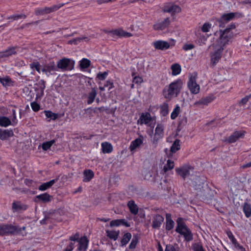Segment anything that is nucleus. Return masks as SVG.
<instances>
[{
    "instance_id": "obj_59",
    "label": "nucleus",
    "mask_w": 251,
    "mask_h": 251,
    "mask_svg": "<svg viewBox=\"0 0 251 251\" xmlns=\"http://www.w3.org/2000/svg\"><path fill=\"white\" fill-rule=\"evenodd\" d=\"M26 17V16L24 14H15V21H17L21 19H25Z\"/></svg>"
},
{
    "instance_id": "obj_1",
    "label": "nucleus",
    "mask_w": 251,
    "mask_h": 251,
    "mask_svg": "<svg viewBox=\"0 0 251 251\" xmlns=\"http://www.w3.org/2000/svg\"><path fill=\"white\" fill-rule=\"evenodd\" d=\"M182 86V81L180 79H177L171 83L168 86L164 88L163 95L165 98L171 100L178 95Z\"/></svg>"
},
{
    "instance_id": "obj_5",
    "label": "nucleus",
    "mask_w": 251,
    "mask_h": 251,
    "mask_svg": "<svg viewBox=\"0 0 251 251\" xmlns=\"http://www.w3.org/2000/svg\"><path fill=\"white\" fill-rule=\"evenodd\" d=\"M68 2L66 3H62L58 4H55L50 7H45L44 8H36L35 9V14L36 15H44L45 14H48L52 12L56 11L59 9L63 7L66 4H68Z\"/></svg>"
},
{
    "instance_id": "obj_60",
    "label": "nucleus",
    "mask_w": 251,
    "mask_h": 251,
    "mask_svg": "<svg viewBox=\"0 0 251 251\" xmlns=\"http://www.w3.org/2000/svg\"><path fill=\"white\" fill-rule=\"evenodd\" d=\"M234 247L239 250L240 251H246L245 249L241 245H240L237 241L234 244Z\"/></svg>"
},
{
    "instance_id": "obj_16",
    "label": "nucleus",
    "mask_w": 251,
    "mask_h": 251,
    "mask_svg": "<svg viewBox=\"0 0 251 251\" xmlns=\"http://www.w3.org/2000/svg\"><path fill=\"white\" fill-rule=\"evenodd\" d=\"M38 85V88H36V99H40L44 95V91L46 87L45 82L43 80L39 81Z\"/></svg>"
},
{
    "instance_id": "obj_10",
    "label": "nucleus",
    "mask_w": 251,
    "mask_h": 251,
    "mask_svg": "<svg viewBox=\"0 0 251 251\" xmlns=\"http://www.w3.org/2000/svg\"><path fill=\"white\" fill-rule=\"evenodd\" d=\"M163 11L165 13H171L173 15L179 13L181 11V8L176 4L168 3L164 5Z\"/></svg>"
},
{
    "instance_id": "obj_39",
    "label": "nucleus",
    "mask_w": 251,
    "mask_h": 251,
    "mask_svg": "<svg viewBox=\"0 0 251 251\" xmlns=\"http://www.w3.org/2000/svg\"><path fill=\"white\" fill-rule=\"evenodd\" d=\"M180 148V141L178 140H176L173 143L171 148L170 151L172 153H175L178 150H179Z\"/></svg>"
},
{
    "instance_id": "obj_24",
    "label": "nucleus",
    "mask_w": 251,
    "mask_h": 251,
    "mask_svg": "<svg viewBox=\"0 0 251 251\" xmlns=\"http://www.w3.org/2000/svg\"><path fill=\"white\" fill-rule=\"evenodd\" d=\"M15 126L13 125L12 120H10L9 118L5 116H0V126L1 127H7L9 126Z\"/></svg>"
},
{
    "instance_id": "obj_6",
    "label": "nucleus",
    "mask_w": 251,
    "mask_h": 251,
    "mask_svg": "<svg viewBox=\"0 0 251 251\" xmlns=\"http://www.w3.org/2000/svg\"><path fill=\"white\" fill-rule=\"evenodd\" d=\"M234 36L233 33H228L226 31L224 30H220V36L217 40L219 45L221 48H224L227 44H228L229 40L232 39Z\"/></svg>"
},
{
    "instance_id": "obj_27",
    "label": "nucleus",
    "mask_w": 251,
    "mask_h": 251,
    "mask_svg": "<svg viewBox=\"0 0 251 251\" xmlns=\"http://www.w3.org/2000/svg\"><path fill=\"white\" fill-rule=\"evenodd\" d=\"M166 229L170 230L173 229L174 227L175 223L171 218V215L170 214H166Z\"/></svg>"
},
{
    "instance_id": "obj_49",
    "label": "nucleus",
    "mask_w": 251,
    "mask_h": 251,
    "mask_svg": "<svg viewBox=\"0 0 251 251\" xmlns=\"http://www.w3.org/2000/svg\"><path fill=\"white\" fill-rule=\"evenodd\" d=\"M161 111L163 115H166L168 113V105L166 103L163 104L160 107Z\"/></svg>"
},
{
    "instance_id": "obj_43",
    "label": "nucleus",
    "mask_w": 251,
    "mask_h": 251,
    "mask_svg": "<svg viewBox=\"0 0 251 251\" xmlns=\"http://www.w3.org/2000/svg\"><path fill=\"white\" fill-rule=\"evenodd\" d=\"M131 238V235L129 233L125 234L121 241V244L122 246L126 245L130 240Z\"/></svg>"
},
{
    "instance_id": "obj_33",
    "label": "nucleus",
    "mask_w": 251,
    "mask_h": 251,
    "mask_svg": "<svg viewBox=\"0 0 251 251\" xmlns=\"http://www.w3.org/2000/svg\"><path fill=\"white\" fill-rule=\"evenodd\" d=\"M36 198L43 202H48L51 201V196L47 193H44L37 196Z\"/></svg>"
},
{
    "instance_id": "obj_19",
    "label": "nucleus",
    "mask_w": 251,
    "mask_h": 251,
    "mask_svg": "<svg viewBox=\"0 0 251 251\" xmlns=\"http://www.w3.org/2000/svg\"><path fill=\"white\" fill-rule=\"evenodd\" d=\"M224 48H220L216 50H215L213 53L211 55V63H216V62H218L219 60L221 59L222 56V52Z\"/></svg>"
},
{
    "instance_id": "obj_21",
    "label": "nucleus",
    "mask_w": 251,
    "mask_h": 251,
    "mask_svg": "<svg viewBox=\"0 0 251 251\" xmlns=\"http://www.w3.org/2000/svg\"><path fill=\"white\" fill-rule=\"evenodd\" d=\"M30 67L33 69L36 70L39 73L43 72L47 74L50 72V69L49 68L43 67L41 66V64H31Z\"/></svg>"
},
{
    "instance_id": "obj_41",
    "label": "nucleus",
    "mask_w": 251,
    "mask_h": 251,
    "mask_svg": "<svg viewBox=\"0 0 251 251\" xmlns=\"http://www.w3.org/2000/svg\"><path fill=\"white\" fill-rule=\"evenodd\" d=\"M174 166V161L169 159L167 160V163L164 165L163 170L165 172H166L169 170L173 169Z\"/></svg>"
},
{
    "instance_id": "obj_61",
    "label": "nucleus",
    "mask_w": 251,
    "mask_h": 251,
    "mask_svg": "<svg viewBox=\"0 0 251 251\" xmlns=\"http://www.w3.org/2000/svg\"><path fill=\"white\" fill-rule=\"evenodd\" d=\"M12 113H13V118H12V122L13 123V125L17 124L18 121L17 120L16 118V111L14 109L12 110Z\"/></svg>"
},
{
    "instance_id": "obj_8",
    "label": "nucleus",
    "mask_w": 251,
    "mask_h": 251,
    "mask_svg": "<svg viewBox=\"0 0 251 251\" xmlns=\"http://www.w3.org/2000/svg\"><path fill=\"white\" fill-rule=\"evenodd\" d=\"M19 49L18 46L8 47L5 50L0 52V59H3V60L5 61L6 58L17 54Z\"/></svg>"
},
{
    "instance_id": "obj_32",
    "label": "nucleus",
    "mask_w": 251,
    "mask_h": 251,
    "mask_svg": "<svg viewBox=\"0 0 251 251\" xmlns=\"http://www.w3.org/2000/svg\"><path fill=\"white\" fill-rule=\"evenodd\" d=\"M106 235L110 239L116 241L119 236V231L116 230H107L106 231Z\"/></svg>"
},
{
    "instance_id": "obj_64",
    "label": "nucleus",
    "mask_w": 251,
    "mask_h": 251,
    "mask_svg": "<svg viewBox=\"0 0 251 251\" xmlns=\"http://www.w3.org/2000/svg\"><path fill=\"white\" fill-rule=\"evenodd\" d=\"M165 251H176L174 247L172 246H167Z\"/></svg>"
},
{
    "instance_id": "obj_35",
    "label": "nucleus",
    "mask_w": 251,
    "mask_h": 251,
    "mask_svg": "<svg viewBox=\"0 0 251 251\" xmlns=\"http://www.w3.org/2000/svg\"><path fill=\"white\" fill-rule=\"evenodd\" d=\"M128 206L130 212L133 214H136L138 212V208L134 201H130L128 203Z\"/></svg>"
},
{
    "instance_id": "obj_18",
    "label": "nucleus",
    "mask_w": 251,
    "mask_h": 251,
    "mask_svg": "<svg viewBox=\"0 0 251 251\" xmlns=\"http://www.w3.org/2000/svg\"><path fill=\"white\" fill-rule=\"evenodd\" d=\"M14 133L11 129H2L0 128V139L5 140L13 136Z\"/></svg>"
},
{
    "instance_id": "obj_22",
    "label": "nucleus",
    "mask_w": 251,
    "mask_h": 251,
    "mask_svg": "<svg viewBox=\"0 0 251 251\" xmlns=\"http://www.w3.org/2000/svg\"><path fill=\"white\" fill-rule=\"evenodd\" d=\"M121 225L126 226V227H129L130 225L124 219H118L112 220L110 223V226H119Z\"/></svg>"
},
{
    "instance_id": "obj_31",
    "label": "nucleus",
    "mask_w": 251,
    "mask_h": 251,
    "mask_svg": "<svg viewBox=\"0 0 251 251\" xmlns=\"http://www.w3.org/2000/svg\"><path fill=\"white\" fill-rule=\"evenodd\" d=\"M83 181L88 182L94 177V174L91 170H86L83 172Z\"/></svg>"
},
{
    "instance_id": "obj_50",
    "label": "nucleus",
    "mask_w": 251,
    "mask_h": 251,
    "mask_svg": "<svg viewBox=\"0 0 251 251\" xmlns=\"http://www.w3.org/2000/svg\"><path fill=\"white\" fill-rule=\"evenodd\" d=\"M236 26L234 23H232L228 25V26L224 29L225 31H226L228 33H233L232 31V29H234L236 28Z\"/></svg>"
},
{
    "instance_id": "obj_38",
    "label": "nucleus",
    "mask_w": 251,
    "mask_h": 251,
    "mask_svg": "<svg viewBox=\"0 0 251 251\" xmlns=\"http://www.w3.org/2000/svg\"><path fill=\"white\" fill-rule=\"evenodd\" d=\"M88 39L87 37H77L75 38H74L72 40H69L67 42V44L69 45H78L81 41L83 40H85Z\"/></svg>"
},
{
    "instance_id": "obj_2",
    "label": "nucleus",
    "mask_w": 251,
    "mask_h": 251,
    "mask_svg": "<svg viewBox=\"0 0 251 251\" xmlns=\"http://www.w3.org/2000/svg\"><path fill=\"white\" fill-rule=\"evenodd\" d=\"M176 231L182 235L186 241H190L193 239V234L191 231L181 219H178L177 221Z\"/></svg>"
},
{
    "instance_id": "obj_26",
    "label": "nucleus",
    "mask_w": 251,
    "mask_h": 251,
    "mask_svg": "<svg viewBox=\"0 0 251 251\" xmlns=\"http://www.w3.org/2000/svg\"><path fill=\"white\" fill-rule=\"evenodd\" d=\"M26 209V206L22 204L19 201H14L12 203V210L13 212H20Z\"/></svg>"
},
{
    "instance_id": "obj_30",
    "label": "nucleus",
    "mask_w": 251,
    "mask_h": 251,
    "mask_svg": "<svg viewBox=\"0 0 251 251\" xmlns=\"http://www.w3.org/2000/svg\"><path fill=\"white\" fill-rule=\"evenodd\" d=\"M0 82L4 87L13 85V82L8 76L1 77L0 76Z\"/></svg>"
},
{
    "instance_id": "obj_13",
    "label": "nucleus",
    "mask_w": 251,
    "mask_h": 251,
    "mask_svg": "<svg viewBox=\"0 0 251 251\" xmlns=\"http://www.w3.org/2000/svg\"><path fill=\"white\" fill-rule=\"evenodd\" d=\"M152 121V118L151 114L149 113H142L139 120L137 121L138 124L142 125H146L148 126H151V122Z\"/></svg>"
},
{
    "instance_id": "obj_25",
    "label": "nucleus",
    "mask_w": 251,
    "mask_h": 251,
    "mask_svg": "<svg viewBox=\"0 0 251 251\" xmlns=\"http://www.w3.org/2000/svg\"><path fill=\"white\" fill-rule=\"evenodd\" d=\"M101 150L104 153H110L113 150L111 144L107 142H102L101 144Z\"/></svg>"
},
{
    "instance_id": "obj_42",
    "label": "nucleus",
    "mask_w": 251,
    "mask_h": 251,
    "mask_svg": "<svg viewBox=\"0 0 251 251\" xmlns=\"http://www.w3.org/2000/svg\"><path fill=\"white\" fill-rule=\"evenodd\" d=\"M54 143V140L44 142L42 144V148L44 151H47Z\"/></svg>"
},
{
    "instance_id": "obj_56",
    "label": "nucleus",
    "mask_w": 251,
    "mask_h": 251,
    "mask_svg": "<svg viewBox=\"0 0 251 251\" xmlns=\"http://www.w3.org/2000/svg\"><path fill=\"white\" fill-rule=\"evenodd\" d=\"M194 45L192 44H185L183 47V50L188 51L194 48Z\"/></svg>"
},
{
    "instance_id": "obj_29",
    "label": "nucleus",
    "mask_w": 251,
    "mask_h": 251,
    "mask_svg": "<svg viewBox=\"0 0 251 251\" xmlns=\"http://www.w3.org/2000/svg\"><path fill=\"white\" fill-rule=\"evenodd\" d=\"M57 178L55 179H52L49 182L43 183L39 186V190L43 191L49 189L51 186H52L54 183L57 181Z\"/></svg>"
},
{
    "instance_id": "obj_37",
    "label": "nucleus",
    "mask_w": 251,
    "mask_h": 251,
    "mask_svg": "<svg viewBox=\"0 0 251 251\" xmlns=\"http://www.w3.org/2000/svg\"><path fill=\"white\" fill-rule=\"evenodd\" d=\"M181 111L180 107L178 105H176V107L173 109L171 114V118L172 119H175L180 113Z\"/></svg>"
},
{
    "instance_id": "obj_51",
    "label": "nucleus",
    "mask_w": 251,
    "mask_h": 251,
    "mask_svg": "<svg viewBox=\"0 0 251 251\" xmlns=\"http://www.w3.org/2000/svg\"><path fill=\"white\" fill-rule=\"evenodd\" d=\"M193 249L194 251H205L202 245L199 243L194 244L193 245Z\"/></svg>"
},
{
    "instance_id": "obj_54",
    "label": "nucleus",
    "mask_w": 251,
    "mask_h": 251,
    "mask_svg": "<svg viewBox=\"0 0 251 251\" xmlns=\"http://www.w3.org/2000/svg\"><path fill=\"white\" fill-rule=\"evenodd\" d=\"M143 81V78L139 76H135L133 77V82L135 84H140Z\"/></svg>"
},
{
    "instance_id": "obj_62",
    "label": "nucleus",
    "mask_w": 251,
    "mask_h": 251,
    "mask_svg": "<svg viewBox=\"0 0 251 251\" xmlns=\"http://www.w3.org/2000/svg\"><path fill=\"white\" fill-rule=\"evenodd\" d=\"M90 64H79V67L80 69L84 71L87 68H88Z\"/></svg>"
},
{
    "instance_id": "obj_4",
    "label": "nucleus",
    "mask_w": 251,
    "mask_h": 251,
    "mask_svg": "<svg viewBox=\"0 0 251 251\" xmlns=\"http://www.w3.org/2000/svg\"><path fill=\"white\" fill-rule=\"evenodd\" d=\"M197 75V73L196 72H193L189 75L187 85L191 93L193 94H198L200 90V86L196 82Z\"/></svg>"
},
{
    "instance_id": "obj_9",
    "label": "nucleus",
    "mask_w": 251,
    "mask_h": 251,
    "mask_svg": "<svg viewBox=\"0 0 251 251\" xmlns=\"http://www.w3.org/2000/svg\"><path fill=\"white\" fill-rule=\"evenodd\" d=\"M233 19H234L233 12L224 13L217 20V22L220 27H224L226 23Z\"/></svg>"
},
{
    "instance_id": "obj_57",
    "label": "nucleus",
    "mask_w": 251,
    "mask_h": 251,
    "mask_svg": "<svg viewBox=\"0 0 251 251\" xmlns=\"http://www.w3.org/2000/svg\"><path fill=\"white\" fill-rule=\"evenodd\" d=\"M57 63H75V61L72 59L64 57L58 61Z\"/></svg>"
},
{
    "instance_id": "obj_7",
    "label": "nucleus",
    "mask_w": 251,
    "mask_h": 251,
    "mask_svg": "<svg viewBox=\"0 0 251 251\" xmlns=\"http://www.w3.org/2000/svg\"><path fill=\"white\" fill-rule=\"evenodd\" d=\"M165 125L162 123H158L154 129L152 142L157 143L164 136Z\"/></svg>"
},
{
    "instance_id": "obj_63",
    "label": "nucleus",
    "mask_w": 251,
    "mask_h": 251,
    "mask_svg": "<svg viewBox=\"0 0 251 251\" xmlns=\"http://www.w3.org/2000/svg\"><path fill=\"white\" fill-rule=\"evenodd\" d=\"M104 86L105 87H108V90L113 87V83L109 81H106Z\"/></svg>"
},
{
    "instance_id": "obj_46",
    "label": "nucleus",
    "mask_w": 251,
    "mask_h": 251,
    "mask_svg": "<svg viewBox=\"0 0 251 251\" xmlns=\"http://www.w3.org/2000/svg\"><path fill=\"white\" fill-rule=\"evenodd\" d=\"M6 227L5 232L6 233H13L17 230V227L12 225H5Z\"/></svg>"
},
{
    "instance_id": "obj_53",
    "label": "nucleus",
    "mask_w": 251,
    "mask_h": 251,
    "mask_svg": "<svg viewBox=\"0 0 251 251\" xmlns=\"http://www.w3.org/2000/svg\"><path fill=\"white\" fill-rule=\"evenodd\" d=\"M226 233L228 237L230 240L233 244H234L235 243L237 242L236 239L235 238L234 236H233V234L231 231H227Z\"/></svg>"
},
{
    "instance_id": "obj_20",
    "label": "nucleus",
    "mask_w": 251,
    "mask_h": 251,
    "mask_svg": "<svg viewBox=\"0 0 251 251\" xmlns=\"http://www.w3.org/2000/svg\"><path fill=\"white\" fill-rule=\"evenodd\" d=\"M163 221L164 218L162 216L160 215H155L153 218L152 227L154 228H158Z\"/></svg>"
},
{
    "instance_id": "obj_34",
    "label": "nucleus",
    "mask_w": 251,
    "mask_h": 251,
    "mask_svg": "<svg viewBox=\"0 0 251 251\" xmlns=\"http://www.w3.org/2000/svg\"><path fill=\"white\" fill-rule=\"evenodd\" d=\"M171 70L172 75H176L180 73L181 68L179 64H173L171 66Z\"/></svg>"
},
{
    "instance_id": "obj_11",
    "label": "nucleus",
    "mask_w": 251,
    "mask_h": 251,
    "mask_svg": "<svg viewBox=\"0 0 251 251\" xmlns=\"http://www.w3.org/2000/svg\"><path fill=\"white\" fill-rule=\"evenodd\" d=\"M152 45L155 50H168L171 45V44L167 41L161 40L154 41Z\"/></svg>"
},
{
    "instance_id": "obj_44",
    "label": "nucleus",
    "mask_w": 251,
    "mask_h": 251,
    "mask_svg": "<svg viewBox=\"0 0 251 251\" xmlns=\"http://www.w3.org/2000/svg\"><path fill=\"white\" fill-rule=\"evenodd\" d=\"M73 64H57L58 69L62 70H70L72 69Z\"/></svg>"
},
{
    "instance_id": "obj_36",
    "label": "nucleus",
    "mask_w": 251,
    "mask_h": 251,
    "mask_svg": "<svg viewBox=\"0 0 251 251\" xmlns=\"http://www.w3.org/2000/svg\"><path fill=\"white\" fill-rule=\"evenodd\" d=\"M96 95H97L96 90L94 88H93L92 89L91 91L90 92V93L88 95V100H87L88 104H91L94 101V100L95 99V97L96 96Z\"/></svg>"
},
{
    "instance_id": "obj_14",
    "label": "nucleus",
    "mask_w": 251,
    "mask_h": 251,
    "mask_svg": "<svg viewBox=\"0 0 251 251\" xmlns=\"http://www.w3.org/2000/svg\"><path fill=\"white\" fill-rule=\"evenodd\" d=\"M245 132L244 131H236L231 135L228 138L229 143H234L240 138H243L245 136Z\"/></svg>"
},
{
    "instance_id": "obj_17",
    "label": "nucleus",
    "mask_w": 251,
    "mask_h": 251,
    "mask_svg": "<svg viewBox=\"0 0 251 251\" xmlns=\"http://www.w3.org/2000/svg\"><path fill=\"white\" fill-rule=\"evenodd\" d=\"M143 142V137H140L132 141L129 148L130 151L132 152L134 151L137 148H139L142 144Z\"/></svg>"
},
{
    "instance_id": "obj_23",
    "label": "nucleus",
    "mask_w": 251,
    "mask_h": 251,
    "mask_svg": "<svg viewBox=\"0 0 251 251\" xmlns=\"http://www.w3.org/2000/svg\"><path fill=\"white\" fill-rule=\"evenodd\" d=\"M88 240L86 237H82L78 242V247L77 250L79 251H85L87 248Z\"/></svg>"
},
{
    "instance_id": "obj_45",
    "label": "nucleus",
    "mask_w": 251,
    "mask_h": 251,
    "mask_svg": "<svg viewBox=\"0 0 251 251\" xmlns=\"http://www.w3.org/2000/svg\"><path fill=\"white\" fill-rule=\"evenodd\" d=\"M213 100V98L211 97H207L203 99H201L197 103L199 104H202L206 105L211 102Z\"/></svg>"
},
{
    "instance_id": "obj_48",
    "label": "nucleus",
    "mask_w": 251,
    "mask_h": 251,
    "mask_svg": "<svg viewBox=\"0 0 251 251\" xmlns=\"http://www.w3.org/2000/svg\"><path fill=\"white\" fill-rule=\"evenodd\" d=\"M45 114L47 118L50 119L55 120L57 118L56 115L50 111H45Z\"/></svg>"
},
{
    "instance_id": "obj_55",
    "label": "nucleus",
    "mask_w": 251,
    "mask_h": 251,
    "mask_svg": "<svg viewBox=\"0 0 251 251\" xmlns=\"http://www.w3.org/2000/svg\"><path fill=\"white\" fill-rule=\"evenodd\" d=\"M108 73L106 72L103 73H100L97 75L98 78L100 80H104L107 76Z\"/></svg>"
},
{
    "instance_id": "obj_47",
    "label": "nucleus",
    "mask_w": 251,
    "mask_h": 251,
    "mask_svg": "<svg viewBox=\"0 0 251 251\" xmlns=\"http://www.w3.org/2000/svg\"><path fill=\"white\" fill-rule=\"evenodd\" d=\"M211 27V25L208 23H204L201 27V30L203 32H207Z\"/></svg>"
},
{
    "instance_id": "obj_28",
    "label": "nucleus",
    "mask_w": 251,
    "mask_h": 251,
    "mask_svg": "<svg viewBox=\"0 0 251 251\" xmlns=\"http://www.w3.org/2000/svg\"><path fill=\"white\" fill-rule=\"evenodd\" d=\"M196 36H197L196 42L200 45L204 44L207 40V37H206L205 35L201 34L199 30L196 32Z\"/></svg>"
},
{
    "instance_id": "obj_15",
    "label": "nucleus",
    "mask_w": 251,
    "mask_h": 251,
    "mask_svg": "<svg viewBox=\"0 0 251 251\" xmlns=\"http://www.w3.org/2000/svg\"><path fill=\"white\" fill-rule=\"evenodd\" d=\"M192 170V168L188 166H184L180 168H176V169L177 174L183 178H185L188 176Z\"/></svg>"
},
{
    "instance_id": "obj_3",
    "label": "nucleus",
    "mask_w": 251,
    "mask_h": 251,
    "mask_svg": "<svg viewBox=\"0 0 251 251\" xmlns=\"http://www.w3.org/2000/svg\"><path fill=\"white\" fill-rule=\"evenodd\" d=\"M103 31L110 35L112 37L115 38L116 37L118 38H128L133 36L132 34L123 30L122 28H118L116 29H112L111 30L104 29Z\"/></svg>"
},
{
    "instance_id": "obj_12",
    "label": "nucleus",
    "mask_w": 251,
    "mask_h": 251,
    "mask_svg": "<svg viewBox=\"0 0 251 251\" xmlns=\"http://www.w3.org/2000/svg\"><path fill=\"white\" fill-rule=\"evenodd\" d=\"M171 23L170 18H166L163 21H159L155 23L153 28L155 30H162L167 28Z\"/></svg>"
},
{
    "instance_id": "obj_58",
    "label": "nucleus",
    "mask_w": 251,
    "mask_h": 251,
    "mask_svg": "<svg viewBox=\"0 0 251 251\" xmlns=\"http://www.w3.org/2000/svg\"><path fill=\"white\" fill-rule=\"evenodd\" d=\"M138 241L136 238L133 239L129 245V248L130 249H134L137 244Z\"/></svg>"
},
{
    "instance_id": "obj_40",
    "label": "nucleus",
    "mask_w": 251,
    "mask_h": 251,
    "mask_svg": "<svg viewBox=\"0 0 251 251\" xmlns=\"http://www.w3.org/2000/svg\"><path fill=\"white\" fill-rule=\"evenodd\" d=\"M243 211L245 216L249 218L251 216V207L248 203H245L243 206Z\"/></svg>"
},
{
    "instance_id": "obj_52",
    "label": "nucleus",
    "mask_w": 251,
    "mask_h": 251,
    "mask_svg": "<svg viewBox=\"0 0 251 251\" xmlns=\"http://www.w3.org/2000/svg\"><path fill=\"white\" fill-rule=\"evenodd\" d=\"M32 109L34 111H38L40 109V105L36 102H32L30 104Z\"/></svg>"
}]
</instances>
